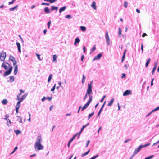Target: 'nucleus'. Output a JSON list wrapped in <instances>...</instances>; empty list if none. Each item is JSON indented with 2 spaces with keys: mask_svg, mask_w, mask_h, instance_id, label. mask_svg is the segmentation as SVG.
Segmentation results:
<instances>
[{
  "mask_svg": "<svg viewBox=\"0 0 159 159\" xmlns=\"http://www.w3.org/2000/svg\"><path fill=\"white\" fill-rule=\"evenodd\" d=\"M42 139L41 136H38L36 138L34 144V149L36 151L43 149V146L41 144Z\"/></svg>",
  "mask_w": 159,
  "mask_h": 159,
  "instance_id": "obj_1",
  "label": "nucleus"
},
{
  "mask_svg": "<svg viewBox=\"0 0 159 159\" xmlns=\"http://www.w3.org/2000/svg\"><path fill=\"white\" fill-rule=\"evenodd\" d=\"M92 91H90L88 90H87V92L86 93L84 97L83 98V100L84 101L87 98V96L88 95L89 97V99L88 101H89L91 102L92 100Z\"/></svg>",
  "mask_w": 159,
  "mask_h": 159,
  "instance_id": "obj_2",
  "label": "nucleus"
},
{
  "mask_svg": "<svg viewBox=\"0 0 159 159\" xmlns=\"http://www.w3.org/2000/svg\"><path fill=\"white\" fill-rule=\"evenodd\" d=\"M10 65L8 62L4 61L1 65V67H4L6 70L8 69L9 67H11Z\"/></svg>",
  "mask_w": 159,
  "mask_h": 159,
  "instance_id": "obj_3",
  "label": "nucleus"
},
{
  "mask_svg": "<svg viewBox=\"0 0 159 159\" xmlns=\"http://www.w3.org/2000/svg\"><path fill=\"white\" fill-rule=\"evenodd\" d=\"M6 57V52L2 51L0 53V60L1 61H4Z\"/></svg>",
  "mask_w": 159,
  "mask_h": 159,
  "instance_id": "obj_4",
  "label": "nucleus"
},
{
  "mask_svg": "<svg viewBox=\"0 0 159 159\" xmlns=\"http://www.w3.org/2000/svg\"><path fill=\"white\" fill-rule=\"evenodd\" d=\"M13 69V67L11 66L10 67L8 70L5 71L3 75V76L5 77L9 75L12 72Z\"/></svg>",
  "mask_w": 159,
  "mask_h": 159,
  "instance_id": "obj_5",
  "label": "nucleus"
},
{
  "mask_svg": "<svg viewBox=\"0 0 159 159\" xmlns=\"http://www.w3.org/2000/svg\"><path fill=\"white\" fill-rule=\"evenodd\" d=\"M142 148H143V147H142V145H140L138 147V148H136L133 153L134 155L135 156L139 151H140Z\"/></svg>",
  "mask_w": 159,
  "mask_h": 159,
  "instance_id": "obj_6",
  "label": "nucleus"
},
{
  "mask_svg": "<svg viewBox=\"0 0 159 159\" xmlns=\"http://www.w3.org/2000/svg\"><path fill=\"white\" fill-rule=\"evenodd\" d=\"M105 38L107 44V45H110V39L108 34V32L107 31L105 34Z\"/></svg>",
  "mask_w": 159,
  "mask_h": 159,
  "instance_id": "obj_7",
  "label": "nucleus"
},
{
  "mask_svg": "<svg viewBox=\"0 0 159 159\" xmlns=\"http://www.w3.org/2000/svg\"><path fill=\"white\" fill-rule=\"evenodd\" d=\"M78 133H76L75 135H74L71 139L69 141L67 146L68 147H70V144L74 140V139H75V138L76 137V136L78 135Z\"/></svg>",
  "mask_w": 159,
  "mask_h": 159,
  "instance_id": "obj_8",
  "label": "nucleus"
},
{
  "mask_svg": "<svg viewBox=\"0 0 159 159\" xmlns=\"http://www.w3.org/2000/svg\"><path fill=\"white\" fill-rule=\"evenodd\" d=\"M91 102H90V101H88V102L82 108L81 110V111H83V110L86 109L88 107Z\"/></svg>",
  "mask_w": 159,
  "mask_h": 159,
  "instance_id": "obj_9",
  "label": "nucleus"
},
{
  "mask_svg": "<svg viewBox=\"0 0 159 159\" xmlns=\"http://www.w3.org/2000/svg\"><path fill=\"white\" fill-rule=\"evenodd\" d=\"M131 91L130 90H126L123 93V96H126L131 94Z\"/></svg>",
  "mask_w": 159,
  "mask_h": 159,
  "instance_id": "obj_10",
  "label": "nucleus"
},
{
  "mask_svg": "<svg viewBox=\"0 0 159 159\" xmlns=\"http://www.w3.org/2000/svg\"><path fill=\"white\" fill-rule=\"evenodd\" d=\"M102 53L98 54L96 56H95L94 57V58L92 60V61H93L95 60L100 59L101 57H102Z\"/></svg>",
  "mask_w": 159,
  "mask_h": 159,
  "instance_id": "obj_11",
  "label": "nucleus"
},
{
  "mask_svg": "<svg viewBox=\"0 0 159 159\" xmlns=\"http://www.w3.org/2000/svg\"><path fill=\"white\" fill-rule=\"evenodd\" d=\"M93 83V81H92L89 84H88V88L87 90L92 91V84Z\"/></svg>",
  "mask_w": 159,
  "mask_h": 159,
  "instance_id": "obj_12",
  "label": "nucleus"
},
{
  "mask_svg": "<svg viewBox=\"0 0 159 159\" xmlns=\"http://www.w3.org/2000/svg\"><path fill=\"white\" fill-rule=\"evenodd\" d=\"M28 94L27 93H25L24 95L22 96L21 98H20V100H19L21 102L26 98Z\"/></svg>",
  "mask_w": 159,
  "mask_h": 159,
  "instance_id": "obj_13",
  "label": "nucleus"
},
{
  "mask_svg": "<svg viewBox=\"0 0 159 159\" xmlns=\"http://www.w3.org/2000/svg\"><path fill=\"white\" fill-rule=\"evenodd\" d=\"M16 117L17 118V121H18L20 123H23V122L22 120V118L19 116H16Z\"/></svg>",
  "mask_w": 159,
  "mask_h": 159,
  "instance_id": "obj_14",
  "label": "nucleus"
},
{
  "mask_svg": "<svg viewBox=\"0 0 159 159\" xmlns=\"http://www.w3.org/2000/svg\"><path fill=\"white\" fill-rule=\"evenodd\" d=\"M16 44L18 48V50L19 52L21 53V45L18 42H16Z\"/></svg>",
  "mask_w": 159,
  "mask_h": 159,
  "instance_id": "obj_15",
  "label": "nucleus"
},
{
  "mask_svg": "<svg viewBox=\"0 0 159 159\" xmlns=\"http://www.w3.org/2000/svg\"><path fill=\"white\" fill-rule=\"evenodd\" d=\"M157 62H156L154 63V67H153V68L152 70V75L153 74V73H154V72H155V70L156 69V68L157 67Z\"/></svg>",
  "mask_w": 159,
  "mask_h": 159,
  "instance_id": "obj_16",
  "label": "nucleus"
},
{
  "mask_svg": "<svg viewBox=\"0 0 159 159\" xmlns=\"http://www.w3.org/2000/svg\"><path fill=\"white\" fill-rule=\"evenodd\" d=\"M66 8V7L64 6L61 8L59 9V13H61L63 11H65Z\"/></svg>",
  "mask_w": 159,
  "mask_h": 159,
  "instance_id": "obj_17",
  "label": "nucleus"
},
{
  "mask_svg": "<svg viewBox=\"0 0 159 159\" xmlns=\"http://www.w3.org/2000/svg\"><path fill=\"white\" fill-rule=\"evenodd\" d=\"M9 60L13 62L16 61L15 58L13 56L11 55L9 57Z\"/></svg>",
  "mask_w": 159,
  "mask_h": 159,
  "instance_id": "obj_18",
  "label": "nucleus"
},
{
  "mask_svg": "<svg viewBox=\"0 0 159 159\" xmlns=\"http://www.w3.org/2000/svg\"><path fill=\"white\" fill-rule=\"evenodd\" d=\"M80 40L79 39L78 37L76 38L75 40L74 45L75 46L77 43H79L80 42Z\"/></svg>",
  "mask_w": 159,
  "mask_h": 159,
  "instance_id": "obj_19",
  "label": "nucleus"
},
{
  "mask_svg": "<svg viewBox=\"0 0 159 159\" xmlns=\"http://www.w3.org/2000/svg\"><path fill=\"white\" fill-rule=\"evenodd\" d=\"M91 7L94 9H96V2L95 1L93 2L92 4L91 5Z\"/></svg>",
  "mask_w": 159,
  "mask_h": 159,
  "instance_id": "obj_20",
  "label": "nucleus"
},
{
  "mask_svg": "<svg viewBox=\"0 0 159 159\" xmlns=\"http://www.w3.org/2000/svg\"><path fill=\"white\" fill-rule=\"evenodd\" d=\"M18 65H16V66H15V67L14 69V74L15 75H16L17 74L18 72Z\"/></svg>",
  "mask_w": 159,
  "mask_h": 159,
  "instance_id": "obj_21",
  "label": "nucleus"
},
{
  "mask_svg": "<svg viewBox=\"0 0 159 159\" xmlns=\"http://www.w3.org/2000/svg\"><path fill=\"white\" fill-rule=\"evenodd\" d=\"M44 11L46 13L48 14L50 13V11H49V9L47 7H45L44 8Z\"/></svg>",
  "mask_w": 159,
  "mask_h": 159,
  "instance_id": "obj_22",
  "label": "nucleus"
},
{
  "mask_svg": "<svg viewBox=\"0 0 159 159\" xmlns=\"http://www.w3.org/2000/svg\"><path fill=\"white\" fill-rule=\"evenodd\" d=\"M8 103L7 100L6 99H4L2 101V103L3 105H6Z\"/></svg>",
  "mask_w": 159,
  "mask_h": 159,
  "instance_id": "obj_23",
  "label": "nucleus"
},
{
  "mask_svg": "<svg viewBox=\"0 0 159 159\" xmlns=\"http://www.w3.org/2000/svg\"><path fill=\"white\" fill-rule=\"evenodd\" d=\"M51 10H56V11L58 9V7H57L52 6H51Z\"/></svg>",
  "mask_w": 159,
  "mask_h": 159,
  "instance_id": "obj_24",
  "label": "nucleus"
},
{
  "mask_svg": "<svg viewBox=\"0 0 159 159\" xmlns=\"http://www.w3.org/2000/svg\"><path fill=\"white\" fill-rule=\"evenodd\" d=\"M114 102V98L112 99L107 104L108 106H111L112 104Z\"/></svg>",
  "mask_w": 159,
  "mask_h": 159,
  "instance_id": "obj_25",
  "label": "nucleus"
},
{
  "mask_svg": "<svg viewBox=\"0 0 159 159\" xmlns=\"http://www.w3.org/2000/svg\"><path fill=\"white\" fill-rule=\"evenodd\" d=\"M10 81L11 82H12L14 80V77L13 76H11L9 77Z\"/></svg>",
  "mask_w": 159,
  "mask_h": 159,
  "instance_id": "obj_26",
  "label": "nucleus"
},
{
  "mask_svg": "<svg viewBox=\"0 0 159 159\" xmlns=\"http://www.w3.org/2000/svg\"><path fill=\"white\" fill-rule=\"evenodd\" d=\"M18 7V6L16 5L15 7L12 8H10L9 10L10 11H14Z\"/></svg>",
  "mask_w": 159,
  "mask_h": 159,
  "instance_id": "obj_27",
  "label": "nucleus"
},
{
  "mask_svg": "<svg viewBox=\"0 0 159 159\" xmlns=\"http://www.w3.org/2000/svg\"><path fill=\"white\" fill-rule=\"evenodd\" d=\"M21 102H20V101H19L18 102H17V104L16 105V108H19L20 105V103Z\"/></svg>",
  "mask_w": 159,
  "mask_h": 159,
  "instance_id": "obj_28",
  "label": "nucleus"
},
{
  "mask_svg": "<svg viewBox=\"0 0 159 159\" xmlns=\"http://www.w3.org/2000/svg\"><path fill=\"white\" fill-rule=\"evenodd\" d=\"M80 28L81 30L83 32H85L86 31V28L85 26H81Z\"/></svg>",
  "mask_w": 159,
  "mask_h": 159,
  "instance_id": "obj_29",
  "label": "nucleus"
},
{
  "mask_svg": "<svg viewBox=\"0 0 159 159\" xmlns=\"http://www.w3.org/2000/svg\"><path fill=\"white\" fill-rule=\"evenodd\" d=\"M57 57L56 55H54L53 56V62H55L56 61H57Z\"/></svg>",
  "mask_w": 159,
  "mask_h": 159,
  "instance_id": "obj_30",
  "label": "nucleus"
},
{
  "mask_svg": "<svg viewBox=\"0 0 159 159\" xmlns=\"http://www.w3.org/2000/svg\"><path fill=\"white\" fill-rule=\"evenodd\" d=\"M52 74H50L49 75L48 78V83L50 82V81H51V80L52 78Z\"/></svg>",
  "mask_w": 159,
  "mask_h": 159,
  "instance_id": "obj_31",
  "label": "nucleus"
},
{
  "mask_svg": "<svg viewBox=\"0 0 159 159\" xmlns=\"http://www.w3.org/2000/svg\"><path fill=\"white\" fill-rule=\"evenodd\" d=\"M150 60H151V59L150 58H149L148 59V61H147V62L146 63V64H145V67H148V66L150 62Z\"/></svg>",
  "mask_w": 159,
  "mask_h": 159,
  "instance_id": "obj_32",
  "label": "nucleus"
},
{
  "mask_svg": "<svg viewBox=\"0 0 159 159\" xmlns=\"http://www.w3.org/2000/svg\"><path fill=\"white\" fill-rule=\"evenodd\" d=\"M86 78L85 76L83 74L82 76V83H84V82Z\"/></svg>",
  "mask_w": 159,
  "mask_h": 159,
  "instance_id": "obj_33",
  "label": "nucleus"
},
{
  "mask_svg": "<svg viewBox=\"0 0 159 159\" xmlns=\"http://www.w3.org/2000/svg\"><path fill=\"white\" fill-rule=\"evenodd\" d=\"M14 132L17 135L19 134L21 132L19 130H14Z\"/></svg>",
  "mask_w": 159,
  "mask_h": 159,
  "instance_id": "obj_34",
  "label": "nucleus"
},
{
  "mask_svg": "<svg viewBox=\"0 0 159 159\" xmlns=\"http://www.w3.org/2000/svg\"><path fill=\"white\" fill-rule=\"evenodd\" d=\"M94 114V112H93L91 114H89L88 116V119H89Z\"/></svg>",
  "mask_w": 159,
  "mask_h": 159,
  "instance_id": "obj_35",
  "label": "nucleus"
},
{
  "mask_svg": "<svg viewBox=\"0 0 159 159\" xmlns=\"http://www.w3.org/2000/svg\"><path fill=\"white\" fill-rule=\"evenodd\" d=\"M159 110V106L155 108L154 109H153V110H152L151 111H152V112L153 113V112H154L155 111H156Z\"/></svg>",
  "mask_w": 159,
  "mask_h": 159,
  "instance_id": "obj_36",
  "label": "nucleus"
},
{
  "mask_svg": "<svg viewBox=\"0 0 159 159\" xmlns=\"http://www.w3.org/2000/svg\"><path fill=\"white\" fill-rule=\"evenodd\" d=\"M72 16L70 15H66L65 16V17L66 18H68L69 19H71L72 18Z\"/></svg>",
  "mask_w": 159,
  "mask_h": 159,
  "instance_id": "obj_37",
  "label": "nucleus"
},
{
  "mask_svg": "<svg viewBox=\"0 0 159 159\" xmlns=\"http://www.w3.org/2000/svg\"><path fill=\"white\" fill-rule=\"evenodd\" d=\"M89 152H90V150H89L86 152H85V153L82 154V155H81L82 157H84V156L87 155L88 154V153Z\"/></svg>",
  "mask_w": 159,
  "mask_h": 159,
  "instance_id": "obj_38",
  "label": "nucleus"
},
{
  "mask_svg": "<svg viewBox=\"0 0 159 159\" xmlns=\"http://www.w3.org/2000/svg\"><path fill=\"white\" fill-rule=\"evenodd\" d=\"M118 34L120 37L121 36V30L120 28H119Z\"/></svg>",
  "mask_w": 159,
  "mask_h": 159,
  "instance_id": "obj_39",
  "label": "nucleus"
},
{
  "mask_svg": "<svg viewBox=\"0 0 159 159\" xmlns=\"http://www.w3.org/2000/svg\"><path fill=\"white\" fill-rule=\"evenodd\" d=\"M126 50L125 49V50H124V53H123V56H122V59H125V53H126Z\"/></svg>",
  "mask_w": 159,
  "mask_h": 159,
  "instance_id": "obj_40",
  "label": "nucleus"
},
{
  "mask_svg": "<svg viewBox=\"0 0 159 159\" xmlns=\"http://www.w3.org/2000/svg\"><path fill=\"white\" fill-rule=\"evenodd\" d=\"M124 6L125 8H127L128 6V3L127 2L125 1L124 2Z\"/></svg>",
  "mask_w": 159,
  "mask_h": 159,
  "instance_id": "obj_41",
  "label": "nucleus"
},
{
  "mask_svg": "<svg viewBox=\"0 0 159 159\" xmlns=\"http://www.w3.org/2000/svg\"><path fill=\"white\" fill-rule=\"evenodd\" d=\"M99 155H96L95 156H93L91 158H90L89 159H95L96 158H97V157H98Z\"/></svg>",
  "mask_w": 159,
  "mask_h": 159,
  "instance_id": "obj_42",
  "label": "nucleus"
},
{
  "mask_svg": "<svg viewBox=\"0 0 159 159\" xmlns=\"http://www.w3.org/2000/svg\"><path fill=\"white\" fill-rule=\"evenodd\" d=\"M36 55L38 59L39 60L41 61L42 59L40 58V55L39 54L37 53H36Z\"/></svg>",
  "mask_w": 159,
  "mask_h": 159,
  "instance_id": "obj_43",
  "label": "nucleus"
},
{
  "mask_svg": "<svg viewBox=\"0 0 159 159\" xmlns=\"http://www.w3.org/2000/svg\"><path fill=\"white\" fill-rule=\"evenodd\" d=\"M150 143H147L146 144H145V145H142V147H143V148H144V147H146L149 146V145H150Z\"/></svg>",
  "mask_w": 159,
  "mask_h": 159,
  "instance_id": "obj_44",
  "label": "nucleus"
},
{
  "mask_svg": "<svg viewBox=\"0 0 159 159\" xmlns=\"http://www.w3.org/2000/svg\"><path fill=\"white\" fill-rule=\"evenodd\" d=\"M84 129L83 127H82V128H81V129L80 132L79 133H78V137H79L80 136L81 133L83 131V130Z\"/></svg>",
  "mask_w": 159,
  "mask_h": 159,
  "instance_id": "obj_45",
  "label": "nucleus"
},
{
  "mask_svg": "<svg viewBox=\"0 0 159 159\" xmlns=\"http://www.w3.org/2000/svg\"><path fill=\"white\" fill-rule=\"evenodd\" d=\"M153 157V155H151L148 157L145 158V159H150L152 158Z\"/></svg>",
  "mask_w": 159,
  "mask_h": 159,
  "instance_id": "obj_46",
  "label": "nucleus"
},
{
  "mask_svg": "<svg viewBox=\"0 0 159 159\" xmlns=\"http://www.w3.org/2000/svg\"><path fill=\"white\" fill-rule=\"evenodd\" d=\"M56 84H55L54 85V86L52 87V88L51 89V91H53L55 89L56 87Z\"/></svg>",
  "mask_w": 159,
  "mask_h": 159,
  "instance_id": "obj_47",
  "label": "nucleus"
},
{
  "mask_svg": "<svg viewBox=\"0 0 159 159\" xmlns=\"http://www.w3.org/2000/svg\"><path fill=\"white\" fill-rule=\"evenodd\" d=\"M41 4L42 5H47V6H49L50 4L49 3H46L42 2L41 3Z\"/></svg>",
  "mask_w": 159,
  "mask_h": 159,
  "instance_id": "obj_48",
  "label": "nucleus"
},
{
  "mask_svg": "<svg viewBox=\"0 0 159 159\" xmlns=\"http://www.w3.org/2000/svg\"><path fill=\"white\" fill-rule=\"evenodd\" d=\"M106 95H104L103 96L102 98L100 100V102H103L104 98H106Z\"/></svg>",
  "mask_w": 159,
  "mask_h": 159,
  "instance_id": "obj_49",
  "label": "nucleus"
},
{
  "mask_svg": "<svg viewBox=\"0 0 159 159\" xmlns=\"http://www.w3.org/2000/svg\"><path fill=\"white\" fill-rule=\"evenodd\" d=\"M51 23V21L50 20L48 23V24H47L48 27V28H49V29L50 28V25Z\"/></svg>",
  "mask_w": 159,
  "mask_h": 159,
  "instance_id": "obj_50",
  "label": "nucleus"
},
{
  "mask_svg": "<svg viewBox=\"0 0 159 159\" xmlns=\"http://www.w3.org/2000/svg\"><path fill=\"white\" fill-rule=\"evenodd\" d=\"M96 49V47H95V46H94L93 48H92V49L91 50V51L93 52H94Z\"/></svg>",
  "mask_w": 159,
  "mask_h": 159,
  "instance_id": "obj_51",
  "label": "nucleus"
},
{
  "mask_svg": "<svg viewBox=\"0 0 159 159\" xmlns=\"http://www.w3.org/2000/svg\"><path fill=\"white\" fill-rule=\"evenodd\" d=\"M57 0H50V2L51 3H52L56 2Z\"/></svg>",
  "mask_w": 159,
  "mask_h": 159,
  "instance_id": "obj_52",
  "label": "nucleus"
},
{
  "mask_svg": "<svg viewBox=\"0 0 159 159\" xmlns=\"http://www.w3.org/2000/svg\"><path fill=\"white\" fill-rule=\"evenodd\" d=\"M102 109H100L99 110V111L98 113L97 116H98L100 115V113H101V112H102Z\"/></svg>",
  "mask_w": 159,
  "mask_h": 159,
  "instance_id": "obj_53",
  "label": "nucleus"
},
{
  "mask_svg": "<svg viewBox=\"0 0 159 159\" xmlns=\"http://www.w3.org/2000/svg\"><path fill=\"white\" fill-rule=\"evenodd\" d=\"M125 73H122V76H121V78L122 79H123V78H125Z\"/></svg>",
  "mask_w": 159,
  "mask_h": 159,
  "instance_id": "obj_54",
  "label": "nucleus"
},
{
  "mask_svg": "<svg viewBox=\"0 0 159 159\" xmlns=\"http://www.w3.org/2000/svg\"><path fill=\"white\" fill-rule=\"evenodd\" d=\"M7 121V126H8L9 125L8 124V122H9L10 124H11V122L9 119H8Z\"/></svg>",
  "mask_w": 159,
  "mask_h": 159,
  "instance_id": "obj_55",
  "label": "nucleus"
},
{
  "mask_svg": "<svg viewBox=\"0 0 159 159\" xmlns=\"http://www.w3.org/2000/svg\"><path fill=\"white\" fill-rule=\"evenodd\" d=\"M13 66L15 67V66L16 65V64L17 63V61H14V62H13Z\"/></svg>",
  "mask_w": 159,
  "mask_h": 159,
  "instance_id": "obj_56",
  "label": "nucleus"
},
{
  "mask_svg": "<svg viewBox=\"0 0 159 159\" xmlns=\"http://www.w3.org/2000/svg\"><path fill=\"white\" fill-rule=\"evenodd\" d=\"M90 141L89 140L88 141H87L86 142V147H87L88 145L89 144V143H90Z\"/></svg>",
  "mask_w": 159,
  "mask_h": 159,
  "instance_id": "obj_57",
  "label": "nucleus"
},
{
  "mask_svg": "<svg viewBox=\"0 0 159 159\" xmlns=\"http://www.w3.org/2000/svg\"><path fill=\"white\" fill-rule=\"evenodd\" d=\"M20 96L19 95H18L17 96V99H16V100H18V101L20 100Z\"/></svg>",
  "mask_w": 159,
  "mask_h": 159,
  "instance_id": "obj_58",
  "label": "nucleus"
},
{
  "mask_svg": "<svg viewBox=\"0 0 159 159\" xmlns=\"http://www.w3.org/2000/svg\"><path fill=\"white\" fill-rule=\"evenodd\" d=\"M46 99H48L49 101H51L52 99V98L51 97H46Z\"/></svg>",
  "mask_w": 159,
  "mask_h": 159,
  "instance_id": "obj_59",
  "label": "nucleus"
},
{
  "mask_svg": "<svg viewBox=\"0 0 159 159\" xmlns=\"http://www.w3.org/2000/svg\"><path fill=\"white\" fill-rule=\"evenodd\" d=\"M46 99H47L46 97H43L42 99L41 100L42 102H43Z\"/></svg>",
  "mask_w": 159,
  "mask_h": 159,
  "instance_id": "obj_60",
  "label": "nucleus"
},
{
  "mask_svg": "<svg viewBox=\"0 0 159 159\" xmlns=\"http://www.w3.org/2000/svg\"><path fill=\"white\" fill-rule=\"evenodd\" d=\"M130 140V139H127V140H125L124 141V143H127L128 142H129Z\"/></svg>",
  "mask_w": 159,
  "mask_h": 159,
  "instance_id": "obj_61",
  "label": "nucleus"
},
{
  "mask_svg": "<svg viewBox=\"0 0 159 159\" xmlns=\"http://www.w3.org/2000/svg\"><path fill=\"white\" fill-rule=\"evenodd\" d=\"M141 49L142 50V53H143V44H141Z\"/></svg>",
  "mask_w": 159,
  "mask_h": 159,
  "instance_id": "obj_62",
  "label": "nucleus"
},
{
  "mask_svg": "<svg viewBox=\"0 0 159 159\" xmlns=\"http://www.w3.org/2000/svg\"><path fill=\"white\" fill-rule=\"evenodd\" d=\"M14 2V1L12 0L11 2H9L8 4L9 5L13 4Z\"/></svg>",
  "mask_w": 159,
  "mask_h": 159,
  "instance_id": "obj_63",
  "label": "nucleus"
},
{
  "mask_svg": "<svg viewBox=\"0 0 159 159\" xmlns=\"http://www.w3.org/2000/svg\"><path fill=\"white\" fill-rule=\"evenodd\" d=\"M53 105H52L50 106V107L49 108V110H50V111H51L52 109L53 108Z\"/></svg>",
  "mask_w": 159,
  "mask_h": 159,
  "instance_id": "obj_64",
  "label": "nucleus"
}]
</instances>
